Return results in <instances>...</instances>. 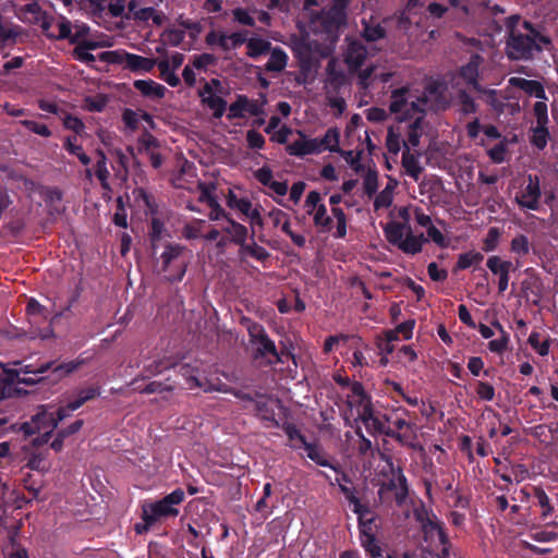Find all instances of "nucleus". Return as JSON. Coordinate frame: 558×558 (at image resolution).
<instances>
[{
	"label": "nucleus",
	"mask_w": 558,
	"mask_h": 558,
	"mask_svg": "<svg viewBox=\"0 0 558 558\" xmlns=\"http://www.w3.org/2000/svg\"><path fill=\"white\" fill-rule=\"evenodd\" d=\"M506 53L510 60H532L535 53L553 48L551 39L530 21L513 14L505 20Z\"/></svg>",
	"instance_id": "1"
},
{
	"label": "nucleus",
	"mask_w": 558,
	"mask_h": 558,
	"mask_svg": "<svg viewBox=\"0 0 558 558\" xmlns=\"http://www.w3.org/2000/svg\"><path fill=\"white\" fill-rule=\"evenodd\" d=\"M384 232L390 244L409 255L422 252L423 244L427 242L423 233L414 235L408 222L390 221L385 226Z\"/></svg>",
	"instance_id": "2"
},
{
	"label": "nucleus",
	"mask_w": 558,
	"mask_h": 558,
	"mask_svg": "<svg viewBox=\"0 0 558 558\" xmlns=\"http://www.w3.org/2000/svg\"><path fill=\"white\" fill-rule=\"evenodd\" d=\"M243 324L246 325L250 342L254 345L253 357L254 360H262L270 356L269 364L282 363V351L279 352L275 341L270 339L265 327L248 318H243Z\"/></svg>",
	"instance_id": "3"
},
{
	"label": "nucleus",
	"mask_w": 558,
	"mask_h": 558,
	"mask_svg": "<svg viewBox=\"0 0 558 558\" xmlns=\"http://www.w3.org/2000/svg\"><path fill=\"white\" fill-rule=\"evenodd\" d=\"M98 59L108 64L123 65L125 70L134 73H149L157 63L156 59L146 58L125 50L104 51L98 56Z\"/></svg>",
	"instance_id": "4"
},
{
	"label": "nucleus",
	"mask_w": 558,
	"mask_h": 558,
	"mask_svg": "<svg viewBox=\"0 0 558 558\" xmlns=\"http://www.w3.org/2000/svg\"><path fill=\"white\" fill-rule=\"evenodd\" d=\"M185 498V493L182 488H177L170 494L162 497L160 500L153 502H145L142 506V511L148 514L156 524L162 518H175L179 515L177 506L182 504Z\"/></svg>",
	"instance_id": "5"
},
{
	"label": "nucleus",
	"mask_w": 558,
	"mask_h": 558,
	"mask_svg": "<svg viewBox=\"0 0 558 558\" xmlns=\"http://www.w3.org/2000/svg\"><path fill=\"white\" fill-rule=\"evenodd\" d=\"M184 246L178 243H168L162 252L161 270L169 272L167 279L170 282H180L186 271V263L181 259Z\"/></svg>",
	"instance_id": "6"
},
{
	"label": "nucleus",
	"mask_w": 558,
	"mask_h": 558,
	"mask_svg": "<svg viewBox=\"0 0 558 558\" xmlns=\"http://www.w3.org/2000/svg\"><path fill=\"white\" fill-rule=\"evenodd\" d=\"M45 377L43 375H26L20 376L16 371H9L8 368H0V401L8 398L19 396L22 390L17 387L19 385L34 386L43 381Z\"/></svg>",
	"instance_id": "7"
},
{
	"label": "nucleus",
	"mask_w": 558,
	"mask_h": 558,
	"mask_svg": "<svg viewBox=\"0 0 558 558\" xmlns=\"http://www.w3.org/2000/svg\"><path fill=\"white\" fill-rule=\"evenodd\" d=\"M418 101L427 107L430 111H445L449 107V101L446 96V87L439 81H430L424 86Z\"/></svg>",
	"instance_id": "8"
},
{
	"label": "nucleus",
	"mask_w": 558,
	"mask_h": 558,
	"mask_svg": "<svg viewBox=\"0 0 558 558\" xmlns=\"http://www.w3.org/2000/svg\"><path fill=\"white\" fill-rule=\"evenodd\" d=\"M246 31L234 32L227 35L222 32L210 31L205 37V43L208 46H219L223 51L236 49L246 41Z\"/></svg>",
	"instance_id": "9"
},
{
	"label": "nucleus",
	"mask_w": 558,
	"mask_h": 558,
	"mask_svg": "<svg viewBox=\"0 0 558 558\" xmlns=\"http://www.w3.org/2000/svg\"><path fill=\"white\" fill-rule=\"evenodd\" d=\"M483 63L484 58L478 53H473L469 61L458 69V76L474 92L482 89L480 83V68Z\"/></svg>",
	"instance_id": "10"
},
{
	"label": "nucleus",
	"mask_w": 558,
	"mask_h": 558,
	"mask_svg": "<svg viewBox=\"0 0 558 558\" xmlns=\"http://www.w3.org/2000/svg\"><path fill=\"white\" fill-rule=\"evenodd\" d=\"M541 196L539 178L537 175L529 174L527 184L522 191L521 196L515 197V201L521 208L538 210Z\"/></svg>",
	"instance_id": "11"
},
{
	"label": "nucleus",
	"mask_w": 558,
	"mask_h": 558,
	"mask_svg": "<svg viewBox=\"0 0 558 558\" xmlns=\"http://www.w3.org/2000/svg\"><path fill=\"white\" fill-rule=\"evenodd\" d=\"M367 53V48L360 39L347 38L344 62L348 64L350 71H357L363 65Z\"/></svg>",
	"instance_id": "12"
},
{
	"label": "nucleus",
	"mask_w": 558,
	"mask_h": 558,
	"mask_svg": "<svg viewBox=\"0 0 558 558\" xmlns=\"http://www.w3.org/2000/svg\"><path fill=\"white\" fill-rule=\"evenodd\" d=\"M486 266L492 274L498 276V291L499 293H504L509 286V274L512 269V262L504 260L498 255H492L487 258Z\"/></svg>",
	"instance_id": "13"
},
{
	"label": "nucleus",
	"mask_w": 558,
	"mask_h": 558,
	"mask_svg": "<svg viewBox=\"0 0 558 558\" xmlns=\"http://www.w3.org/2000/svg\"><path fill=\"white\" fill-rule=\"evenodd\" d=\"M348 80L344 71L339 66L336 59H330L326 66L325 88L327 93L338 94Z\"/></svg>",
	"instance_id": "14"
},
{
	"label": "nucleus",
	"mask_w": 558,
	"mask_h": 558,
	"mask_svg": "<svg viewBox=\"0 0 558 558\" xmlns=\"http://www.w3.org/2000/svg\"><path fill=\"white\" fill-rule=\"evenodd\" d=\"M365 428L372 436L385 435L400 444H405L409 439L405 433H399L390 425L385 424L379 414H376L372 421L366 423Z\"/></svg>",
	"instance_id": "15"
},
{
	"label": "nucleus",
	"mask_w": 558,
	"mask_h": 558,
	"mask_svg": "<svg viewBox=\"0 0 558 558\" xmlns=\"http://www.w3.org/2000/svg\"><path fill=\"white\" fill-rule=\"evenodd\" d=\"M510 85L520 88L527 95L534 96L541 100H547L546 92L543 84L535 80H526L523 77H511L509 80Z\"/></svg>",
	"instance_id": "16"
},
{
	"label": "nucleus",
	"mask_w": 558,
	"mask_h": 558,
	"mask_svg": "<svg viewBox=\"0 0 558 558\" xmlns=\"http://www.w3.org/2000/svg\"><path fill=\"white\" fill-rule=\"evenodd\" d=\"M291 156L304 157L306 155L319 154L320 147L318 146L317 138H302L294 141L287 147Z\"/></svg>",
	"instance_id": "17"
},
{
	"label": "nucleus",
	"mask_w": 558,
	"mask_h": 558,
	"mask_svg": "<svg viewBox=\"0 0 558 558\" xmlns=\"http://www.w3.org/2000/svg\"><path fill=\"white\" fill-rule=\"evenodd\" d=\"M357 515V527L360 536L376 535L377 524L376 515L372 512L369 506H365L364 509H360L359 512H354Z\"/></svg>",
	"instance_id": "18"
},
{
	"label": "nucleus",
	"mask_w": 558,
	"mask_h": 558,
	"mask_svg": "<svg viewBox=\"0 0 558 558\" xmlns=\"http://www.w3.org/2000/svg\"><path fill=\"white\" fill-rule=\"evenodd\" d=\"M221 232L226 233L240 248L246 243L248 236V229L232 218H228L227 225L221 227Z\"/></svg>",
	"instance_id": "19"
},
{
	"label": "nucleus",
	"mask_w": 558,
	"mask_h": 558,
	"mask_svg": "<svg viewBox=\"0 0 558 558\" xmlns=\"http://www.w3.org/2000/svg\"><path fill=\"white\" fill-rule=\"evenodd\" d=\"M420 154L411 153L409 145H404L402 151L401 165L405 173L411 177L414 181H418L424 168L418 161Z\"/></svg>",
	"instance_id": "20"
},
{
	"label": "nucleus",
	"mask_w": 558,
	"mask_h": 558,
	"mask_svg": "<svg viewBox=\"0 0 558 558\" xmlns=\"http://www.w3.org/2000/svg\"><path fill=\"white\" fill-rule=\"evenodd\" d=\"M100 47L98 41L94 40H82L72 51V56L75 60L85 63L86 65L93 68L94 62L96 61V57L90 53V50H96Z\"/></svg>",
	"instance_id": "21"
},
{
	"label": "nucleus",
	"mask_w": 558,
	"mask_h": 558,
	"mask_svg": "<svg viewBox=\"0 0 558 558\" xmlns=\"http://www.w3.org/2000/svg\"><path fill=\"white\" fill-rule=\"evenodd\" d=\"M348 12L329 7L323 12V24L328 31H338L347 25Z\"/></svg>",
	"instance_id": "22"
},
{
	"label": "nucleus",
	"mask_w": 558,
	"mask_h": 558,
	"mask_svg": "<svg viewBox=\"0 0 558 558\" xmlns=\"http://www.w3.org/2000/svg\"><path fill=\"white\" fill-rule=\"evenodd\" d=\"M361 36L368 43H375L384 39L387 36V31L380 23L376 22L374 17L369 20H362Z\"/></svg>",
	"instance_id": "23"
},
{
	"label": "nucleus",
	"mask_w": 558,
	"mask_h": 558,
	"mask_svg": "<svg viewBox=\"0 0 558 558\" xmlns=\"http://www.w3.org/2000/svg\"><path fill=\"white\" fill-rule=\"evenodd\" d=\"M134 87L137 89L143 96L151 98V99H160L163 98L167 92V88L153 81V80H136L134 82Z\"/></svg>",
	"instance_id": "24"
},
{
	"label": "nucleus",
	"mask_w": 558,
	"mask_h": 558,
	"mask_svg": "<svg viewBox=\"0 0 558 558\" xmlns=\"http://www.w3.org/2000/svg\"><path fill=\"white\" fill-rule=\"evenodd\" d=\"M52 362H53V366L49 371L52 372V374L56 376L57 380H60V379L66 377L68 375L76 372L83 365H85L87 362V359L82 357V355H80L75 360L62 362L59 364H57L54 361H52Z\"/></svg>",
	"instance_id": "25"
},
{
	"label": "nucleus",
	"mask_w": 558,
	"mask_h": 558,
	"mask_svg": "<svg viewBox=\"0 0 558 558\" xmlns=\"http://www.w3.org/2000/svg\"><path fill=\"white\" fill-rule=\"evenodd\" d=\"M456 104L459 107V112L463 116L475 114L478 111V105L466 89L457 90Z\"/></svg>",
	"instance_id": "26"
},
{
	"label": "nucleus",
	"mask_w": 558,
	"mask_h": 558,
	"mask_svg": "<svg viewBox=\"0 0 558 558\" xmlns=\"http://www.w3.org/2000/svg\"><path fill=\"white\" fill-rule=\"evenodd\" d=\"M551 341L549 335L543 336L536 330H533L527 339V343L541 356H547L549 354Z\"/></svg>",
	"instance_id": "27"
},
{
	"label": "nucleus",
	"mask_w": 558,
	"mask_h": 558,
	"mask_svg": "<svg viewBox=\"0 0 558 558\" xmlns=\"http://www.w3.org/2000/svg\"><path fill=\"white\" fill-rule=\"evenodd\" d=\"M100 393H101V389L97 385L78 389L75 392V398L70 401V408L78 410L86 402L92 401V400L96 399L97 397H99Z\"/></svg>",
	"instance_id": "28"
},
{
	"label": "nucleus",
	"mask_w": 558,
	"mask_h": 558,
	"mask_svg": "<svg viewBox=\"0 0 558 558\" xmlns=\"http://www.w3.org/2000/svg\"><path fill=\"white\" fill-rule=\"evenodd\" d=\"M340 132L337 128H330L326 131L325 135L322 138H317L318 146L320 147V153L323 150H329L331 153H340Z\"/></svg>",
	"instance_id": "29"
},
{
	"label": "nucleus",
	"mask_w": 558,
	"mask_h": 558,
	"mask_svg": "<svg viewBox=\"0 0 558 558\" xmlns=\"http://www.w3.org/2000/svg\"><path fill=\"white\" fill-rule=\"evenodd\" d=\"M336 482L339 485L340 492L344 495L345 499L353 505V512H359L360 509H364L367 504H362L360 498L356 497L355 490L352 487L341 484V482L350 483L351 480L348 474L342 473L340 478H337Z\"/></svg>",
	"instance_id": "30"
},
{
	"label": "nucleus",
	"mask_w": 558,
	"mask_h": 558,
	"mask_svg": "<svg viewBox=\"0 0 558 558\" xmlns=\"http://www.w3.org/2000/svg\"><path fill=\"white\" fill-rule=\"evenodd\" d=\"M63 148L73 156H76L82 165L88 166L92 162L90 157L84 151L83 146L77 144L76 135H69L63 141Z\"/></svg>",
	"instance_id": "31"
},
{
	"label": "nucleus",
	"mask_w": 558,
	"mask_h": 558,
	"mask_svg": "<svg viewBox=\"0 0 558 558\" xmlns=\"http://www.w3.org/2000/svg\"><path fill=\"white\" fill-rule=\"evenodd\" d=\"M386 489L388 490H396V494H395V499H396V502L400 506L402 505L407 497H408V483H407V477L404 476V474L400 471L399 475H398V478L397 481L396 480H390L386 485H385Z\"/></svg>",
	"instance_id": "32"
},
{
	"label": "nucleus",
	"mask_w": 558,
	"mask_h": 558,
	"mask_svg": "<svg viewBox=\"0 0 558 558\" xmlns=\"http://www.w3.org/2000/svg\"><path fill=\"white\" fill-rule=\"evenodd\" d=\"M410 88L408 86H402L400 88L393 89L391 92V101L389 106V110L392 113H402L408 106V95Z\"/></svg>",
	"instance_id": "33"
},
{
	"label": "nucleus",
	"mask_w": 558,
	"mask_h": 558,
	"mask_svg": "<svg viewBox=\"0 0 558 558\" xmlns=\"http://www.w3.org/2000/svg\"><path fill=\"white\" fill-rule=\"evenodd\" d=\"M312 217L313 223L319 233H329L332 230V218L328 215L325 204L319 206Z\"/></svg>",
	"instance_id": "34"
},
{
	"label": "nucleus",
	"mask_w": 558,
	"mask_h": 558,
	"mask_svg": "<svg viewBox=\"0 0 558 558\" xmlns=\"http://www.w3.org/2000/svg\"><path fill=\"white\" fill-rule=\"evenodd\" d=\"M288 63V54L280 47H275L268 59V62L265 65L266 71L268 72H281Z\"/></svg>",
	"instance_id": "35"
},
{
	"label": "nucleus",
	"mask_w": 558,
	"mask_h": 558,
	"mask_svg": "<svg viewBox=\"0 0 558 558\" xmlns=\"http://www.w3.org/2000/svg\"><path fill=\"white\" fill-rule=\"evenodd\" d=\"M246 48H247V56L252 59H257L263 54L268 53L271 50V44L270 41L253 37L247 39L246 38Z\"/></svg>",
	"instance_id": "36"
},
{
	"label": "nucleus",
	"mask_w": 558,
	"mask_h": 558,
	"mask_svg": "<svg viewBox=\"0 0 558 558\" xmlns=\"http://www.w3.org/2000/svg\"><path fill=\"white\" fill-rule=\"evenodd\" d=\"M33 417L34 422L40 426V432L45 430V436H51L52 432L57 428V423L53 421L52 412H49L45 407L39 408Z\"/></svg>",
	"instance_id": "37"
},
{
	"label": "nucleus",
	"mask_w": 558,
	"mask_h": 558,
	"mask_svg": "<svg viewBox=\"0 0 558 558\" xmlns=\"http://www.w3.org/2000/svg\"><path fill=\"white\" fill-rule=\"evenodd\" d=\"M492 325L499 330L500 338L490 340L488 342V349L494 353L502 354L508 349L510 336L498 320L493 322Z\"/></svg>",
	"instance_id": "38"
},
{
	"label": "nucleus",
	"mask_w": 558,
	"mask_h": 558,
	"mask_svg": "<svg viewBox=\"0 0 558 558\" xmlns=\"http://www.w3.org/2000/svg\"><path fill=\"white\" fill-rule=\"evenodd\" d=\"M423 530L426 535L437 536L439 543L444 546V551H446L449 539L439 521L427 518L426 522L423 523Z\"/></svg>",
	"instance_id": "39"
},
{
	"label": "nucleus",
	"mask_w": 558,
	"mask_h": 558,
	"mask_svg": "<svg viewBox=\"0 0 558 558\" xmlns=\"http://www.w3.org/2000/svg\"><path fill=\"white\" fill-rule=\"evenodd\" d=\"M304 449L307 452V457L315 462L316 464L320 466L330 468L335 471H337V468L326 458V454L322 450V448L312 442H306L304 446Z\"/></svg>",
	"instance_id": "40"
},
{
	"label": "nucleus",
	"mask_w": 558,
	"mask_h": 558,
	"mask_svg": "<svg viewBox=\"0 0 558 558\" xmlns=\"http://www.w3.org/2000/svg\"><path fill=\"white\" fill-rule=\"evenodd\" d=\"M531 243L529 238L523 234H517L510 242V252L517 256V258H521L526 256L530 253ZM517 265L520 266L519 259H517Z\"/></svg>",
	"instance_id": "41"
},
{
	"label": "nucleus",
	"mask_w": 558,
	"mask_h": 558,
	"mask_svg": "<svg viewBox=\"0 0 558 558\" xmlns=\"http://www.w3.org/2000/svg\"><path fill=\"white\" fill-rule=\"evenodd\" d=\"M179 373L185 379L189 389L203 387V380L198 378V369L191 364L180 365Z\"/></svg>",
	"instance_id": "42"
},
{
	"label": "nucleus",
	"mask_w": 558,
	"mask_h": 558,
	"mask_svg": "<svg viewBox=\"0 0 558 558\" xmlns=\"http://www.w3.org/2000/svg\"><path fill=\"white\" fill-rule=\"evenodd\" d=\"M156 65L160 72L159 77L163 80L171 87H177L180 85V78L175 74V70L170 68V62L168 59L157 60Z\"/></svg>",
	"instance_id": "43"
},
{
	"label": "nucleus",
	"mask_w": 558,
	"mask_h": 558,
	"mask_svg": "<svg viewBox=\"0 0 558 558\" xmlns=\"http://www.w3.org/2000/svg\"><path fill=\"white\" fill-rule=\"evenodd\" d=\"M281 428L290 440V447L298 449L303 447L307 441L306 437L300 432V429L293 424L286 422L281 425Z\"/></svg>",
	"instance_id": "44"
},
{
	"label": "nucleus",
	"mask_w": 558,
	"mask_h": 558,
	"mask_svg": "<svg viewBox=\"0 0 558 558\" xmlns=\"http://www.w3.org/2000/svg\"><path fill=\"white\" fill-rule=\"evenodd\" d=\"M246 105H248V97L246 95H236L235 100L229 106L227 114L228 120L242 119L245 117Z\"/></svg>",
	"instance_id": "45"
},
{
	"label": "nucleus",
	"mask_w": 558,
	"mask_h": 558,
	"mask_svg": "<svg viewBox=\"0 0 558 558\" xmlns=\"http://www.w3.org/2000/svg\"><path fill=\"white\" fill-rule=\"evenodd\" d=\"M484 259L481 252L470 251L459 255L454 270H463L473 265H478Z\"/></svg>",
	"instance_id": "46"
},
{
	"label": "nucleus",
	"mask_w": 558,
	"mask_h": 558,
	"mask_svg": "<svg viewBox=\"0 0 558 558\" xmlns=\"http://www.w3.org/2000/svg\"><path fill=\"white\" fill-rule=\"evenodd\" d=\"M422 116L414 118V121L409 126L408 138L403 142V146L409 145V148L411 149V147H417L420 145V140L422 136Z\"/></svg>",
	"instance_id": "47"
},
{
	"label": "nucleus",
	"mask_w": 558,
	"mask_h": 558,
	"mask_svg": "<svg viewBox=\"0 0 558 558\" xmlns=\"http://www.w3.org/2000/svg\"><path fill=\"white\" fill-rule=\"evenodd\" d=\"M167 230L165 228V223L159 218H153L150 222V230H149V240H150V246L153 254H156L157 251V244L161 240L163 233H166Z\"/></svg>",
	"instance_id": "48"
},
{
	"label": "nucleus",
	"mask_w": 558,
	"mask_h": 558,
	"mask_svg": "<svg viewBox=\"0 0 558 558\" xmlns=\"http://www.w3.org/2000/svg\"><path fill=\"white\" fill-rule=\"evenodd\" d=\"M549 137L547 124H536L532 128L531 143L539 150H543Z\"/></svg>",
	"instance_id": "49"
},
{
	"label": "nucleus",
	"mask_w": 558,
	"mask_h": 558,
	"mask_svg": "<svg viewBox=\"0 0 558 558\" xmlns=\"http://www.w3.org/2000/svg\"><path fill=\"white\" fill-rule=\"evenodd\" d=\"M14 364L20 366L19 368L15 369L16 372L20 373V376L44 375L53 366V362H46L37 367H34L32 364H24L22 361H17Z\"/></svg>",
	"instance_id": "50"
},
{
	"label": "nucleus",
	"mask_w": 558,
	"mask_h": 558,
	"mask_svg": "<svg viewBox=\"0 0 558 558\" xmlns=\"http://www.w3.org/2000/svg\"><path fill=\"white\" fill-rule=\"evenodd\" d=\"M203 102H205L207 107L213 110V117L215 119L222 118L228 105L222 97L217 95L204 97Z\"/></svg>",
	"instance_id": "51"
},
{
	"label": "nucleus",
	"mask_w": 558,
	"mask_h": 558,
	"mask_svg": "<svg viewBox=\"0 0 558 558\" xmlns=\"http://www.w3.org/2000/svg\"><path fill=\"white\" fill-rule=\"evenodd\" d=\"M533 495L537 499L538 505L543 509L542 511V518L546 519L547 517L551 515L554 512V507L550 502V499L546 492L541 486H533L532 487Z\"/></svg>",
	"instance_id": "52"
},
{
	"label": "nucleus",
	"mask_w": 558,
	"mask_h": 558,
	"mask_svg": "<svg viewBox=\"0 0 558 558\" xmlns=\"http://www.w3.org/2000/svg\"><path fill=\"white\" fill-rule=\"evenodd\" d=\"M361 546L371 558L381 556V547L376 535L360 536Z\"/></svg>",
	"instance_id": "53"
},
{
	"label": "nucleus",
	"mask_w": 558,
	"mask_h": 558,
	"mask_svg": "<svg viewBox=\"0 0 558 558\" xmlns=\"http://www.w3.org/2000/svg\"><path fill=\"white\" fill-rule=\"evenodd\" d=\"M240 254H247L258 262H265L270 256L268 251L258 245L254 240L251 244L245 243L243 247L240 248Z\"/></svg>",
	"instance_id": "54"
},
{
	"label": "nucleus",
	"mask_w": 558,
	"mask_h": 558,
	"mask_svg": "<svg viewBox=\"0 0 558 558\" xmlns=\"http://www.w3.org/2000/svg\"><path fill=\"white\" fill-rule=\"evenodd\" d=\"M254 408L256 414L259 415L263 421L271 422L276 427L280 426L279 422L275 418L274 410L266 400H255Z\"/></svg>",
	"instance_id": "55"
},
{
	"label": "nucleus",
	"mask_w": 558,
	"mask_h": 558,
	"mask_svg": "<svg viewBox=\"0 0 558 558\" xmlns=\"http://www.w3.org/2000/svg\"><path fill=\"white\" fill-rule=\"evenodd\" d=\"M501 231L497 227L488 229L486 236L483 239L482 250L486 253L494 252L498 247Z\"/></svg>",
	"instance_id": "56"
},
{
	"label": "nucleus",
	"mask_w": 558,
	"mask_h": 558,
	"mask_svg": "<svg viewBox=\"0 0 558 558\" xmlns=\"http://www.w3.org/2000/svg\"><path fill=\"white\" fill-rule=\"evenodd\" d=\"M227 205L230 208L239 209L243 215L247 214L252 207V203L248 198H239L231 190L227 195Z\"/></svg>",
	"instance_id": "57"
},
{
	"label": "nucleus",
	"mask_w": 558,
	"mask_h": 558,
	"mask_svg": "<svg viewBox=\"0 0 558 558\" xmlns=\"http://www.w3.org/2000/svg\"><path fill=\"white\" fill-rule=\"evenodd\" d=\"M205 223L206 222L203 219H195L193 222L185 225L182 230L183 236L187 240H195L201 238Z\"/></svg>",
	"instance_id": "58"
},
{
	"label": "nucleus",
	"mask_w": 558,
	"mask_h": 558,
	"mask_svg": "<svg viewBox=\"0 0 558 558\" xmlns=\"http://www.w3.org/2000/svg\"><path fill=\"white\" fill-rule=\"evenodd\" d=\"M427 107H425L422 102L418 101V98L415 101H412L410 105L405 107L403 114L399 118L400 121H407L414 118V114L422 116L424 118L425 112L427 111Z\"/></svg>",
	"instance_id": "59"
},
{
	"label": "nucleus",
	"mask_w": 558,
	"mask_h": 558,
	"mask_svg": "<svg viewBox=\"0 0 558 558\" xmlns=\"http://www.w3.org/2000/svg\"><path fill=\"white\" fill-rule=\"evenodd\" d=\"M364 192L367 196L372 197L378 189V174L376 170L369 169L363 179Z\"/></svg>",
	"instance_id": "60"
},
{
	"label": "nucleus",
	"mask_w": 558,
	"mask_h": 558,
	"mask_svg": "<svg viewBox=\"0 0 558 558\" xmlns=\"http://www.w3.org/2000/svg\"><path fill=\"white\" fill-rule=\"evenodd\" d=\"M135 197L138 201H142L147 210L151 214H156L158 210V205L155 201V197L148 193L145 189L141 187L134 191Z\"/></svg>",
	"instance_id": "61"
},
{
	"label": "nucleus",
	"mask_w": 558,
	"mask_h": 558,
	"mask_svg": "<svg viewBox=\"0 0 558 558\" xmlns=\"http://www.w3.org/2000/svg\"><path fill=\"white\" fill-rule=\"evenodd\" d=\"M475 393L483 401H493L495 398V388L488 381L478 380L475 384Z\"/></svg>",
	"instance_id": "62"
},
{
	"label": "nucleus",
	"mask_w": 558,
	"mask_h": 558,
	"mask_svg": "<svg viewBox=\"0 0 558 558\" xmlns=\"http://www.w3.org/2000/svg\"><path fill=\"white\" fill-rule=\"evenodd\" d=\"M162 40L172 47H178L185 37V32L179 28H168L162 35Z\"/></svg>",
	"instance_id": "63"
},
{
	"label": "nucleus",
	"mask_w": 558,
	"mask_h": 558,
	"mask_svg": "<svg viewBox=\"0 0 558 558\" xmlns=\"http://www.w3.org/2000/svg\"><path fill=\"white\" fill-rule=\"evenodd\" d=\"M62 122H63V126L66 130L73 131L75 133L74 135H76V136L82 134L85 130V124L82 121V119H80L78 117L72 116L70 113H65V116L62 119Z\"/></svg>",
	"instance_id": "64"
}]
</instances>
